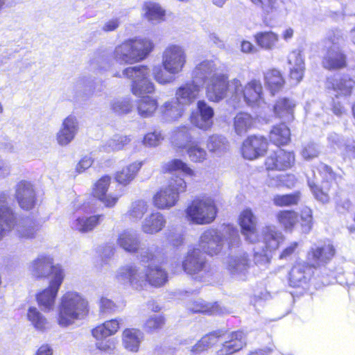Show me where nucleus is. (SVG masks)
Listing matches in <instances>:
<instances>
[{"instance_id":"1","label":"nucleus","mask_w":355,"mask_h":355,"mask_svg":"<svg viewBox=\"0 0 355 355\" xmlns=\"http://www.w3.org/2000/svg\"><path fill=\"white\" fill-rule=\"evenodd\" d=\"M239 224L245 239L256 245L254 248L256 264H266L269 262L268 252L276 250L283 241L282 232L275 226H266L262 229V240H259L257 230V219L250 209L243 210L239 216Z\"/></svg>"},{"instance_id":"2","label":"nucleus","mask_w":355,"mask_h":355,"mask_svg":"<svg viewBox=\"0 0 355 355\" xmlns=\"http://www.w3.org/2000/svg\"><path fill=\"white\" fill-rule=\"evenodd\" d=\"M115 279L120 284L141 290L148 283L155 287L164 286L168 281V273L159 266L149 265L146 270L135 264H128L118 269Z\"/></svg>"},{"instance_id":"3","label":"nucleus","mask_w":355,"mask_h":355,"mask_svg":"<svg viewBox=\"0 0 355 355\" xmlns=\"http://www.w3.org/2000/svg\"><path fill=\"white\" fill-rule=\"evenodd\" d=\"M241 243L239 231L230 225H223L220 230L209 228L201 234L199 246L207 254L220 253L227 244L229 249L236 248Z\"/></svg>"},{"instance_id":"4","label":"nucleus","mask_w":355,"mask_h":355,"mask_svg":"<svg viewBox=\"0 0 355 355\" xmlns=\"http://www.w3.org/2000/svg\"><path fill=\"white\" fill-rule=\"evenodd\" d=\"M88 312V301L78 292L67 291L62 295L58 305V324L68 327L83 319Z\"/></svg>"},{"instance_id":"5","label":"nucleus","mask_w":355,"mask_h":355,"mask_svg":"<svg viewBox=\"0 0 355 355\" xmlns=\"http://www.w3.org/2000/svg\"><path fill=\"white\" fill-rule=\"evenodd\" d=\"M153 49L154 44L150 39H128L116 46L113 58L120 64H132L145 60Z\"/></svg>"},{"instance_id":"6","label":"nucleus","mask_w":355,"mask_h":355,"mask_svg":"<svg viewBox=\"0 0 355 355\" xmlns=\"http://www.w3.org/2000/svg\"><path fill=\"white\" fill-rule=\"evenodd\" d=\"M150 69L146 65H138L125 68L121 73L114 74V77L126 78L131 83V91L135 96L153 94L155 87L150 79Z\"/></svg>"},{"instance_id":"7","label":"nucleus","mask_w":355,"mask_h":355,"mask_svg":"<svg viewBox=\"0 0 355 355\" xmlns=\"http://www.w3.org/2000/svg\"><path fill=\"white\" fill-rule=\"evenodd\" d=\"M218 209L214 200L209 197L193 200L185 210L186 218L196 225H208L216 218Z\"/></svg>"},{"instance_id":"8","label":"nucleus","mask_w":355,"mask_h":355,"mask_svg":"<svg viewBox=\"0 0 355 355\" xmlns=\"http://www.w3.org/2000/svg\"><path fill=\"white\" fill-rule=\"evenodd\" d=\"M231 89L234 91V105L236 107L242 98L248 105L254 107L263 102V87L259 80L252 79L245 86L237 79L232 80Z\"/></svg>"},{"instance_id":"9","label":"nucleus","mask_w":355,"mask_h":355,"mask_svg":"<svg viewBox=\"0 0 355 355\" xmlns=\"http://www.w3.org/2000/svg\"><path fill=\"white\" fill-rule=\"evenodd\" d=\"M187 183L180 176L172 177L168 185L162 188L154 196V205L159 209L174 207L179 200L180 194L186 191Z\"/></svg>"},{"instance_id":"10","label":"nucleus","mask_w":355,"mask_h":355,"mask_svg":"<svg viewBox=\"0 0 355 355\" xmlns=\"http://www.w3.org/2000/svg\"><path fill=\"white\" fill-rule=\"evenodd\" d=\"M187 62L186 51L180 45L171 44L162 52V66L170 74L178 75L182 72Z\"/></svg>"},{"instance_id":"11","label":"nucleus","mask_w":355,"mask_h":355,"mask_svg":"<svg viewBox=\"0 0 355 355\" xmlns=\"http://www.w3.org/2000/svg\"><path fill=\"white\" fill-rule=\"evenodd\" d=\"M232 80H228L227 75L222 73L206 84V96L210 101L218 103L229 98L234 105V91L231 89Z\"/></svg>"},{"instance_id":"12","label":"nucleus","mask_w":355,"mask_h":355,"mask_svg":"<svg viewBox=\"0 0 355 355\" xmlns=\"http://www.w3.org/2000/svg\"><path fill=\"white\" fill-rule=\"evenodd\" d=\"M206 258L197 248L189 250L182 261V270L193 278L202 280V274L205 272Z\"/></svg>"},{"instance_id":"13","label":"nucleus","mask_w":355,"mask_h":355,"mask_svg":"<svg viewBox=\"0 0 355 355\" xmlns=\"http://www.w3.org/2000/svg\"><path fill=\"white\" fill-rule=\"evenodd\" d=\"M336 250L330 243L313 244L306 254L307 264L311 268H319L327 264L334 257Z\"/></svg>"},{"instance_id":"14","label":"nucleus","mask_w":355,"mask_h":355,"mask_svg":"<svg viewBox=\"0 0 355 355\" xmlns=\"http://www.w3.org/2000/svg\"><path fill=\"white\" fill-rule=\"evenodd\" d=\"M318 169L325 182L324 183L326 184L327 186L324 184L322 189H321L318 187L314 182L311 180H308V184L315 198L318 201L326 203L329 200V196L327 193V191H329V188L327 187L328 182H332L333 180L337 181L338 179L341 178V176L337 175L330 166L323 163H320L318 165Z\"/></svg>"},{"instance_id":"15","label":"nucleus","mask_w":355,"mask_h":355,"mask_svg":"<svg viewBox=\"0 0 355 355\" xmlns=\"http://www.w3.org/2000/svg\"><path fill=\"white\" fill-rule=\"evenodd\" d=\"M29 270L36 277H46L51 275V279L55 277V270H60L62 279L64 278L63 269L59 265H53V259L46 254H40L29 265Z\"/></svg>"},{"instance_id":"16","label":"nucleus","mask_w":355,"mask_h":355,"mask_svg":"<svg viewBox=\"0 0 355 355\" xmlns=\"http://www.w3.org/2000/svg\"><path fill=\"white\" fill-rule=\"evenodd\" d=\"M55 272V277L51 279L49 287L37 295V301L39 305L47 311L53 309L58 292L64 280L60 270H56Z\"/></svg>"},{"instance_id":"17","label":"nucleus","mask_w":355,"mask_h":355,"mask_svg":"<svg viewBox=\"0 0 355 355\" xmlns=\"http://www.w3.org/2000/svg\"><path fill=\"white\" fill-rule=\"evenodd\" d=\"M79 130V122L74 115H69L62 122L55 135L58 144L67 146L73 141Z\"/></svg>"},{"instance_id":"18","label":"nucleus","mask_w":355,"mask_h":355,"mask_svg":"<svg viewBox=\"0 0 355 355\" xmlns=\"http://www.w3.org/2000/svg\"><path fill=\"white\" fill-rule=\"evenodd\" d=\"M214 109L205 101H198L197 111L190 116L191 123L199 129L207 130L213 125Z\"/></svg>"},{"instance_id":"19","label":"nucleus","mask_w":355,"mask_h":355,"mask_svg":"<svg viewBox=\"0 0 355 355\" xmlns=\"http://www.w3.org/2000/svg\"><path fill=\"white\" fill-rule=\"evenodd\" d=\"M246 335L238 331L230 334L224 332L223 340L220 349L216 351L217 355H231L241 350L246 345Z\"/></svg>"},{"instance_id":"20","label":"nucleus","mask_w":355,"mask_h":355,"mask_svg":"<svg viewBox=\"0 0 355 355\" xmlns=\"http://www.w3.org/2000/svg\"><path fill=\"white\" fill-rule=\"evenodd\" d=\"M295 163V155L282 149L274 151L266 157L265 165L267 170L284 171L291 168Z\"/></svg>"},{"instance_id":"21","label":"nucleus","mask_w":355,"mask_h":355,"mask_svg":"<svg viewBox=\"0 0 355 355\" xmlns=\"http://www.w3.org/2000/svg\"><path fill=\"white\" fill-rule=\"evenodd\" d=\"M268 148V142L262 136L248 137L243 143L242 154L244 158L252 160L262 156Z\"/></svg>"},{"instance_id":"22","label":"nucleus","mask_w":355,"mask_h":355,"mask_svg":"<svg viewBox=\"0 0 355 355\" xmlns=\"http://www.w3.org/2000/svg\"><path fill=\"white\" fill-rule=\"evenodd\" d=\"M15 198L21 209H32L36 202V194L33 184L26 180L18 182L15 187Z\"/></svg>"},{"instance_id":"23","label":"nucleus","mask_w":355,"mask_h":355,"mask_svg":"<svg viewBox=\"0 0 355 355\" xmlns=\"http://www.w3.org/2000/svg\"><path fill=\"white\" fill-rule=\"evenodd\" d=\"M222 73L213 60H204L194 68L192 80L200 86L207 84Z\"/></svg>"},{"instance_id":"24","label":"nucleus","mask_w":355,"mask_h":355,"mask_svg":"<svg viewBox=\"0 0 355 355\" xmlns=\"http://www.w3.org/2000/svg\"><path fill=\"white\" fill-rule=\"evenodd\" d=\"M354 85L355 82L347 76H335L327 80L326 87L336 97L347 96L351 95Z\"/></svg>"},{"instance_id":"25","label":"nucleus","mask_w":355,"mask_h":355,"mask_svg":"<svg viewBox=\"0 0 355 355\" xmlns=\"http://www.w3.org/2000/svg\"><path fill=\"white\" fill-rule=\"evenodd\" d=\"M226 264L227 270L233 277L244 279L250 267V260L247 253L242 252L239 255L230 257Z\"/></svg>"},{"instance_id":"26","label":"nucleus","mask_w":355,"mask_h":355,"mask_svg":"<svg viewBox=\"0 0 355 355\" xmlns=\"http://www.w3.org/2000/svg\"><path fill=\"white\" fill-rule=\"evenodd\" d=\"M200 86L191 80L181 85L175 92V98L186 107L198 97Z\"/></svg>"},{"instance_id":"27","label":"nucleus","mask_w":355,"mask_h":355,"mask_svg":"<svg viewBox=\"0 0 355 355\" xmlns=\"http://www.w3.org/2000/svg\"><path fill=\"white\" fill-rule=\"evenodd\" d=\"M346 55L337 46H332L327 50L322 59V65L327 69H339L347 65Z\"/></svg>"},{"instance_id":"28","label":"nucleus","mask_w":355,"mask_h":355,"mask_svg":"<svg viewBox=\"0 0 355 355\" xmlns=\"http://www.w3.org/2000/svg\"><path fill=\"white\" fill-rule=\"evenodd\" d=\"M311 267L306 263L295 264L289 273V284L293 287H304L311 276Z\"/></svg>"},{"instance_id":"29","label":"nucleus","mask_w":355,"mask_h":355,"mask_svg":"<svg viewBox=\"0 0 355 355\" xmlns=\"http://www.w3.org/2000/svg\"><path fill=\"white\" fill-rule=\"evenodd\" d=\"M159 111L163 119L166 121H174L183 115L185 107L176 98H173L162 105Z\"/></svg>"},{"instance_id":"30","label":"nucleus","mask_w":355,"mask_h":355,"mask_svg":"<svg viewBox=\"0 0 355 355\" xmlns=\"http://www.w3.org/2000/svg\"><path fill=\"white\" fill-rule=\"evenodd\" d=\"M103 214L90 216H80L74 219L71 223L72 230L81 234H87L94 230L103 220Z\"/></svg>"},{"instance_id":"31","label":"nucleus","mask_w":355,"mask_h":355,"mask_svg":"<svg viewBox=\"0 0 355 355\" xmlns=\"http://www.w3.org/2000/svg\"><path fill=\"white\" fill-rule=\"evenodd\" d=\"M166 224L164 216L156 211L148 215L141 223V230L148 234H155L161 232Z\"/></svg>"},{"instance_id":"32","label":"nucleus","mask_w":355,"mask_h":355,"mask_svg":"<svg viewBox=\"0 0 355 355\" xmlns=\"http://www.w3.org/2000/svg\"><path fill=\"white\" fill-rule=\"evenodd\" d=\"M116 243L125 251L135 253L140 246L139 234L132 230H124L118 234Z\"/></svg>"},{"instance_id":"33","label":"nucleus","mask_w":355,"mask_h":355,"mask_svg":"<svg viewBox=\"0 0 355 355\" xmlns=\"http://www.w3.org/2000/svg\"><path fill=\"white\" fill-rule=\"evenodd\" d=\"M288 63L289 64L291 78L295 80L296 83H300L304 76L305 69L304 59L300 52L293 51L289 53Z\"/></svg>"},{"instance_id":"34","label":"nucleus","mask_w":355,"mask_h":355,"mask_svg":"<svg viewBox=\"0 0 355 355\" xmlns=\"http://www.w3.org/2000/svg\"><path fill=\"white\" fill-rule=\"evenodd\" d=\"M142 14L148 21L157 24L165 20L166 10L157 3L147 1L143 5Z\"/></svg>"},{"instance_id":"35","label":"nucleus","mask_w":355,"mask_h":355,"mask_svg":"<svg viewBox=\"0 0 355 355\" xmlns=\"http://www.w3.org/2000/svg\"><path fill=\"white\" fill-rule=\"evenodd\" d=\"M144 162L136 161L122 168L115 174L116 181L123 186L128 185L136 178Z\"/></svg>"},{"instance_id":"36","label":"nucleus","mask_w":355,"mask_h":355,"mask_svg":"<svg viewBox=\"0 0 355 355\" xmlns=\"http://www.w3.org/2000/svg\"><path fill=\"white\" fill-rule=\"evenodd\" d=\"M16 225V217L11 208L0 207V241L6 236Z\"/></svg>"},{"instance_id":"37","label":"nucleus","mask_w":355,"mask_h":355,"mask_svg":"<svg viewBox=\"0 0 355 355\" xmlns=\"http://www.w3.org/2000/svg\"><path fill=\"white\" fill-rule=\"evenodd\" d=\"M143 338L144 334L138 329H126L123 332V345L126 349L130 352L138 351Z\"/></svg>"},{"instance_id":"38","label":"nucleus","mask_w":355,"mask_h":355,"mask_svg":"<svg viewBox=\"0 0 355 355\" xmlns=\"http://www.w3.org/2000/svg\"><path fill=\"white\" fill-rule=\"evenodd\" d=\"M295 103L286 98H281L277 101L274 106V112L277 116L285 121L293 119Z\"/></svg>"},{"instance_id":"39","label":"nucleus","mask_w":355,"mask_h":355,"mask_svg":"<svg viewBox=\"0 0 355 355\" xmlns=\"http://www.w3.org/2000/svg\"><path fill=\"white\" fill-rule=\"evenodd\" d=\"M264 81L272 95L281 90L285 83L280 71L275 69H269L264 73Z\"/></svg>"},{"instance_id":"40","label":"nucleus","mask_w":355,"mask_h":355,"mask_svg":"<svg viewBox=\"0 0 355 355\" xmlns=\"http://www.w3.org/2000/svg\"><path fill=\"white\" fill-rule=\"evenodd\" d=\"M291 132L285 123L275 125L270 132V140L276 146L286 145L290 141Z\"/></svg>"},{"instance_id":"41","label":"nucleus","mask_w":355,"mask_h":355,"mask_svg":"<svg viewBox=\"0 0 355 355\" xmlns=\"http://www.w3.org/2000/svg\"><path fill=\"white\" fill-rule=\"evenodd\" d=\"M111 67L109 55L105 51L96 53L90 62L91 69L99 73L108 71Z\"/></svg>"},{"instance_id":"42","label":"nucleus","mask_w":355,"mask_h":355,"mask_svg":"<svg viewBox=\"0 0 355 355\" xmlns=\"http://www.w3.org/2000/svg\"><path fill=\"white\" fill-rule=\"evenodd\" d=\"M27 318L37 331H44L49 327V322L47 319L35 307H30L28 309Z\"/></svg>"},{"instance_id":"43","label":"nucleus","mask_w":355,"mask_h":355,"mask_svg":"<svg viewBox=\"0 0 355 355\" xmlns=\"http://www.w3.org/2000/svg\"><path fill=\"white\" fill-rule=\"evenodd\" d=\"M254 124V120L248 113L241 112L236 115L234 120V127L237 135L245 134L251 129Z\"/></svg>"},{"instance_id":"44","label":"nucleus","mask_w":355,"mask_h":355,"mask_svg":"<svg viewBox=\"0 0 355 355\" xmlns=\"http://www.w3.org/2000/svg\"><path fill=\"white\" fill-rule=\"evenodd\" d=\"M258 46L266 50L272 49L279 40L277 34L272 31L259 32L254 35Z\"/></svg>"},{"instance_id":"45","label":"nucleus","mask_w":355,"mask_h":355,"mask_svg":"<svg viewBox=\"0 0 355 355\" xmlns=\"http://www.w3.org/2000/svg\"><path fill=\"white\" fill-rule=\"evenodd\" d=\"M157 107V100L146 96L139 101L137 110L139 114L142 117H149L153 114Z\"/></svg>"},{"instance_id":"46","label":"nucleus","mask_w":355,"mask_h":355,"mask_svg":"<svg viewBox=\"0 0 355 355\" xmlns=\"http://www.w3.org/2000/svg\"><path fill=\"white\" fill-rule=\"evenodd\" d=\"M162 170L165 172H173L181 171L189 176H195V172L187 163L179 159H174L164 163L162 166Z\"/></svg>"},{"instance_id":"47","label":"nucleus","mask_w":355,"mask_h":355,"mask_svg":"<svg viewBox=\"0 0 355 355\" xmlns=\"http://www.w3.org/2000/svg\"><path fill=\"white\" fill-rule=\"evenodd\" d=\"M15 226L19 237L26 239L35 237L37 228L35 223L33 220L25 219L20 221L19 224L16 223Z\"/></svg>"},{"instance_id":"48","label":"nucleus","mask_w":355,"mask_h":355,"mask_svg":"<svg viewBox=\"0 0 355 355\" xmlns=\"http://www.w3.org/2000/svg\"><path fill=\"white\" fill-rule=\"evenodd\" d=\"M192 137L189 133V129L186 126L178 128L173 133L172 142L178 148L188 146L191 141Z\"/></svg>"},{"instance_id":"49","label":"nucleus","mask_w":355,"mask_h":355,"mask_svg":"<svg viewBox=\"0 0 355 355\" xmlns=\"http://www.w3.org/2000/svg\"><path fill=\"white\" fill-rule=\"evenodd\" d=\"M187 153L192 162L202 163L207 157V151L197 142H191L187 147Z\"/></svg>"},{"instance_id":"50","label":"nucleus","mask_w":355,"mask_h":355,"mask_svg":"<svg viewBox=\"0 0 355 355\" xmlns=\"http://www.w3.org/2000/svg\"><path fill=\"white\" fill-rule=\"evenodd\" d=\"M165 324V318L161 315L149 316L143 324V329L147 333H155L162 329Z\"/></svg>"},{"instance_id":"51","label":"nucleus","mask_w":355,"mask_h":355,"mask_svg":"<svg viewBox=\"0 0 355 355\" xmlns=\"http://www.w3.org/2000/svg\"><path fill=\"white\" fill-rule=\"evenodd\" d=\"M187 306L188 309L193 313H204L211 315L218 312L217 306L207 304L201 299L191 302Z\"/></svg>"},{"instance_id":"52","label":"nucleus","mask_w":355,"mask_h":355,"mask_svg":"<svg viewBox=\"0 0 355 355\" xmlns=\"http://www.w3.org/2000/svg\"><path fill=\"white\" fill-rule=\"evenodd\" d=\"M131 141L130 137L125 135H114L110 139L106 146L105 150L107 152L117 151L122 150Z\"/></svg>"},{"instance_id":"53","label":"nucleus","mask_w":355,"mask_h":355,"mask_svg":"<svg viewBox=\"0 0 355 355\" xmlns=\"http://www.w3.org/2000/svg\"><path fill=\"white\" fill-rule=\"evenodd\" d=\"M277 219L285 229H291L297 222L298 216L293 211H280L277 214Z\"/></svg>"},{"instance_id":"54","label":"nucleus","mask_w":355,"mask_h":355,"mask_svg":"<svg viewBox=\"0 0 355 355\" xmlns=\"http://www.w3.org/2000/svg\"><path fill=\"white\" fill-rule=\"evenodd\" d=\"M162 249L158 246H153L147 249H141L139 259L143 263L159 261L162 257Z\"/></svg>"},{"instance_id":"55","label":"nucleus","mask_w":355,"mask_h":355,"mask_svg":"<svg viewBox=\"0 0 355 355\" xmlns=\"http://www.w3.org/2000/svg\"><path fill=\"white\" fill-rule=\"evenodd\" d=\"M227 141L222 135H213L207 142V147L211 152L220 153L227 149Z\"/></svg>"},{"instance_id":"56","label":"nucleus","mask_w":355,"mask_h":355,"mask_svg":"<svg viewBox=\"0 0 355 355\" xmlns=\"http://www.w3.org/2000/svg\"><path fill=\"white\" fill-rule=\"evenodd\" d=\"M300 200V193L295 192L286 195H275L272 201L276 206L284 207L297 205Z\"/></svg>"},{"instance_id":"57","label":"nucleus","mask_w":355,"mask_h":355,"mask_svg":"<svg viewBox=\"0 0 355 355\" xmlns=\"http://www.w3.org/2000/svg\"><path fill=\"white\" fill-rule=\"evenodd\" d=\"M258 8L261 9L266 15H271L277 11V0H250Z\"/></svg>"},{"instance_id":"58","label":"nucleus","mask_w":355,"mask_h":355,"mask_svg":"<svg viewBox=\"0 0 355 355\" xmlns=\"http://www.w3.org/2000/svg\"><path fill=\"white\" fill-rule=\"evenodd\" d=\"M154 79L161 85H166L172 83L177 74H170L166 72L161 66H154L152 71Z\"/></svg>"},{"instance_id":"59","label":"nucleus","mask_w":355,"mask_h":355,"mask_svg":"<svg viewBox=\"0 0 355 355\" xmlns=\"http://www.w3.org/2000/svg\"><path fill=\"white\" fill-rule=\"evenodd\" d=\"M112 110L117 114H125L129 113L132 105L129 99H115L110 103Z\"/></svg>"},{"instance_id":"60","label":"nucleus","mask_w":355,"mask_h":355,"mask_svg":"<svg viewBox=\"0 0 355 355\" xmlns=\"http://www.w3.org/2000/svg\"><path fill=\"white\" fill-rule=\"evenodd\" d=\"M148 204L144 200H137L132 203L129 210L130 216L135 219H141L147 212Z\"/></svg>"},{"instance_id":"61","label":"nucleus","mask_w":355,"mask_h":355,"mask_svg":"<svg viewBox=\"0 0 355 355\" xmlns=\"http://www.w3.org/2000/svg\"><path fill=\"white\" fill-rule=\"evenodd\" d=\"M110 184V178L109 176H103L95 184L93 189V195L98 199L102 198L107 191Z\"/></svg>"},{"instance_id":"62","label":"nucleus","mask_w":355,"mask_h":355,"mask_svg":"<svg viewBox=\"0 0 355 355\" xmlns=\"http://www.w3.org/2000/svg\"><path fill=\"white\" fill-rule=\"evenodd\" d=\"M164 137L160 132L155 131L146 134L143 139V144L148 147H155L160 144Z\"/></svg>"},{"instance_id":"63","label":"nucleus","mask_w":355,"mask_h":355,"mask_svg":"<svg viewBox=\"0 0 355 355\" xmlns=\"http://www.w3.org/2000/svg\"><path fill=\"white\" fill-rule=\"evenodd\" d=\"M224 337V331L217 330L212 331L202 338L205 343L207 345L208 348L215 345L218 342H223Z\"/></svg>"},{"instance_id":"64","label":"nucleus","mask_w":355,"mask_h":355,"mask_svg":"<svg viewBox=\"0 0 355 355\" xmlns=\"http://www.w3.org/2000/svg\"><path fill=\"white\" fill-rule=\"evenodd\" d=\"M319 153V149L315 144H309L304 146L302 150L301 154L304 159L309 160L318 157Z\"/></svg>"}]
</instances>
